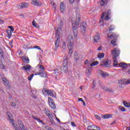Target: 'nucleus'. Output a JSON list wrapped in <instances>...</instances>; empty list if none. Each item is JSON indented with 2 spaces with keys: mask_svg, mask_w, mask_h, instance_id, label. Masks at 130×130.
Returning <instances> with one entry per match:
<instances>
[{
  "mask_svg": "<svg viewBox=\"0 0 130 130\" xmlns=\"http://www.w3.org/2000/svg\"><path fill=\"white\" fill-rule=\"evenodd\" d=\"M8 27L10 29L8 30H10V31H11V32H14V30H15V29L13 26H9Z\"/></svg>",
  "mask_w": 130,
  "mask_h": 130,
  "instance_id": "nucleus-38",
  "label": "nucleus"
},
{
  "mask_svg": "<svg viewBox=\"0 0 130 130\" xmlns=\"http://www.w3.org/2000/svg\"><path fill=\"white\" fill-rule=\"evenodd\" d=\"M93 40L94 42H98L100 40V35L99 33L97 32L95 36L94 37Z\"/></svg>",
  "mask_w": 130,
  "mask_h": 130,
  "instance_id": "nucleus-17",
  "label": "nucleus"
},
{
  "mask_svg": "<svg viewBox=\"0 0 130 130\" xmlns=\"http://www.w3.org/2000/svg\"><path fill=\"white\" fill-rule=\"evenodd\" d=\"M119 88H123V86L130 84V79L127 81L121 80L119 81Z\"/></svg>",
  "mask_w": 130,
  "mask_h": 130,
  "instance_id": "nucleus-7",
  "label": "nucleus"
},
{
  "mask_svg": "<svg viewBox=\"0 0 130 130\" xmlns=\"http://www.w3.org/2000/svg\"><path fill=\"white\" fill-rule=\"evenodd\" d=\"M114 30V26L111 25L109 27V31H113Z\"/></svg>",
  "mask_w": 130,
  "mask_h": 130,
  "instance_id": "nucleus-42",
  "label": "nucleus"
},
{
  "mask_svg": "<svg viewBox=\"0 0 130 130\" xmlns=\"http://www.w3.org/2000/svg\"><path fill=\"white\" fill-rule=\"evenodd\" d=\"M18 124H19V126L20 129L25 127V125H24L23 122H22V121H21V120H18Z\"/></svg>",
  "mask_w": 130,
  "mask_h": 130,
  "instance_id": "nucleus-24",
  "label": "nucleus"
},
{
  "mask_svg": "<svg viewBox=\"0 0 130 130\" xmlns=\"http://www.w3.org/2000/svg\"><path fill=\"white\" fill-rule=\"evenodd\" d=\"M7 115L9 118L10 121H11V122H14V119H12V114H11V113H10L9 112H7Z\"/></svg>",
  "mask_w": 130,
  "mask_h": 130,
  "instance_id": "nucleus-20",
  "label": "nucleus"
},
{
  "mask_svg": "<svg viewBox=\"0 0 130 130\" xmlns=\"http://www.w3.org/2000/svg\"><path fill=\"white\" fill-rule=\"evenodd\" d=\"M71 125L72 126H77V124H76L74 122H71Z\"/></svg>",
  "mask_w": 130,
  "mask_h": 130,
  "instance_id": "nucleus-54",
  "label": "nucleus"
},
{
  "mask_svg": "<svg viewBox=\"0 0 130 130\" xmlns=\"http://www.w3.org/2000/svg\"><path fill=\"white\" fill-rule=\"evenodd\" d=\"M92 72V70L91 69H86V74L87 76H90L91 75V73Z\"/></svg>",
  "mask_w": 130,
  "mask_h": 130,
  "instance_id": "nucleus-31",
  "label": "nucleus"
},
{
  "mask_svg": "<svg viewBox=\"0 0 130 130\" xmlns=\"http://www.w3.org/2000/svg\"><path fill=\"white\" fill-rule=\"evenodd\" d=\"M2 80L3 83H4L5 86L8 88H10V82H9V81L5 78H2Z\"/></svg>",
  "mask_w": 130,
  "mask_h": 130,
  "instance_id": "nucleus-15",
  "label": "nucleus"
},
{
  "mask_svg": "<svg viewBox=\"0 0 130 130\" xmlns=\"http://www.w3.org/2000/svg\"><path fill=\"white\" fill-rule=\"evenodd\" d=\"M105 15H106V12H103L102 13V15L101 16L102 19H104V17H105Z\"/></svg>",
  "mask_w": 130,
  "mask_h": 130,
  "instance_id": "nucleus-46",
  "label": "nucleus"
},
{
  "mask_svg": "<svg viewBox=\"0 0 130 130\" xmlns=\"http://www.w3.org/2000/svg\"><path fill=\"white\" fill-rule=\"evenodd\" d=\"M40 68L41 69L40 71L39 72L36 73L35 74V76L39 75L41 77L45 78L47 75H46V73H45V71H44V67H43V66L40 65Z\"/></svg>",
  "mask_w": 130,
  "mask_h": 130,
  "instance_id": "nucleus-5",
  "label": "nucleus"
},
{
  "mask_svg": "<svg viewBox=\"0 0 130 130\" xmlns=\"http://www.w3.org/2000/svg\"><path fill=\"white\" fill-rule=\"evenodd\" d=\"M76 19L75 21H72L73 33L74 38L78 37V28H79V23L81 21V17L77 16Z\"/></svg>",
  "mask_w": 130,
  "mask_h": 130,
  "instance_id": "nucleus-2",
  "label": "nucleus"
},
{
  "mask_svg": "<svg viewBox=\"0 0 130 130\" xmlns=\"http://www.w3.org/2000/svg\"><path fill=\"white\" fill-rule=\"evenodd\" d=\"M108 3V0H102L100 3V5L102 7H103L104 5H106V3Z\"/></svg>",
  "mask_w": 130,
  "mask_h": 130,
  "instance_id": "nucleus-27",
  "label": "nucleus"
},
{
  "mask_svg": "<svg viewBox=\"0 0 130 130\" xmlns=\"http://www.w3.org/2000/svg\"><path fill=\"white\" fill-rule=\"evenodd\" d=\"M110 9L108 10L107 13V15H111V12Z\"/></svg>",
  "mask_w": 130,
  "mask_h": 130,
  "instance_id": "nucleus-53",
  "label": "nucleus"
},
{
  "mask_svg": "<svg viewBox=\"0 0 130 130\" xmlns=\"http://www.w3.org/2000/svg\"><path fill=\"white\" fill-rule=\"evenodd\" d=\"M63 25V22L60 21L59 24L58 26L55 27V33L56 34L55 37L56 38V40L55 41V48H58L59 46V42L58 40L60 39V31H61V29H62V26Z\"/></svg>",
  "mask_w": 130,
  "mask_h": 130,
  "instance_id": "nucleus-1",
  "label": "nucleus"
},
{
  "mask_svg": "<svg viewBox=\"0 0 130 130\" xmlns=\"http://www.w3.org/2000/svg\"><path fill=\"white\" fill-rule=\"evenodd\" d=\"M9 45L11 47H14V46H13V40L9 42Z\"/></svg>",
  "mask_w": 130,
  "mask_h": 130,
  "instance_id": "nucleus-48",
  "label": "nucleus"
},
{
  "mask_svg": "<svg viewBox=\"0 0 130 130\" xmlns=\"http://www.w3.org/2000/svg\"><path fill=\"white\" fill-rule=\"evenodd\" d=\"M21 130H28L26 127H23V128H21Z\"/></svg>",
  "mask_w": 130,
  "mask_h": 130,
  "instance_id": "nucleus-63",
  "label": "nucleus"
},
{
  "mask_svg": "<svg viewBox=\"0 0 130 130\" xmlns=\"http://www.w3.org/2000/svg\"><path fill=\"white\" fill-rule=\"evenodd\" d=\"M5 68H6V66L4 65V64L0 63V69H1V70H5Z\"/></svg>",
  "mask_w": 130,
  "mask_h": 130,
  "instance_id": "nucleus-40",
  "label": "nucleus"
},
{
  "mask_svg": "<svg viewBox=\"0 0 130 130\" xmlns=\"http://www.w3.org/2000/svg\"><path fill=\"white\" fill-rule=\"evenodd\" d=\"M106 92H109V93H113L114 91L112 90V88L107 87L106 89Z\"/></svg>",
  "mask_w": 130,
  "mask_h": 130,
  "instance_id": "nucleus-32",
  "label": "nucleus"
},
{
  "mask_svg": "<svg viewBox=\"0 0 130 130\" xmlns=\"http://www.w3.org/2000/svg\"><path fill=\"white\" fill-rule=\"evenodd\" d=\"M48 102L51 108H53V109H56V106H55V104H54V101H53V100H52L51 98L50 97L48 98Z\"/></svg>",
  "mask_w": 130,
  "mask_h": 130,
  "instance_id": "nucleus-10",
  "label": "nucleus"
},
{
  "mask_svg": "<svg viewBox=\"0 0 130 130\" xmlns=\"http://www.w3.org/2000/svg\"><path fill=\"white\" fill-rule=\"evenodd\" d=\"M0 54H4V51H3L2 48H0Z\"/></svg>",
  "mask_w": 130,
  "mask_h": 130,
  "instance_id": "nucleus-58",
  "label": "nucleus"
},
{
  "mask_svg": "<svg viewBox=\"0 0 130 130\" xmlns=\"http://www.w3.org/2000/svg\"><path fill=\"white\" fill-rule=\"evenodd\" d=\"M19 16L20 17H22V18H24V14H23V13L20 14Z\"/></svg>",
  "mask_w": 130,
  "mask_h": 130,
  "instance_id": "nucleus-62",
  "label": "nucleus"
},
{
  "mask_svg": "<svg viewBox=\"0 0 130 130\" xmlns=\"http://www.w3.org/2000/svg\"><path fill=\"white\" fill-rule=\"evenodd\" d=\"M68 48L69 49V54H72L73 53V47H68Z\"/></svg>",
  "mask_w": 130,
  "mask_h": 130,
  "instance_id": "nucleus-36",
  "label": "nucleus"
},
{
  "mask_svg": "<svg viewBox=\"0 0 130 130\" xmlns=\"http://www.w3.org/2000/svg\"><path fill=\"white\" fill-rule=\"evenodd\" d=\"M109 16H110V15L107 14L106 16L105 17V20L106 21H107V20H109V19H110V17H109Z\"/></svg>",
  "mask_w": 130,
  "mask_h": 130,
  "instance_id": "nucleus-41",
  "label": "nucleus"
},
{
  "mask_svg": "<svg viewBox=\"0 0 130 130\" xmlns=\"http://www.w3.org/2000/svg\"><path fill=\"white\" fill-rule=\"evenodd\" d=\"M74 2H75V0H69V3L70 4H74Z\"/></svg>",
  "mask_w": 130,
  "mask_h": 130,
  "instance_id": "nucleus-59",
  "label": "nucleus"
},
{
  "mask_svg": "<svg viewBox=\"0 0 130 130\" xmlns=\"http://www.w3.org/2000/svg\"><path fill=\"white\" fill-rule=\"evenodd\" d=\"M94 116L97 119H99V120H101V118L98 115H95Z\"/></svg>",
  "mask_w": 130,
  "mask_h": 130,
  "instance_id": "nucleus-47",
  "label": "nucleus"
},
{
  "mask_svg": "<svg viewBox=\"0 0 130 130\" xmlns=\"http://www.w3.org/2000/svg\"><path fill=\"white\" fill-rule=\"evenodd\" d=\"M12 125H13L14 128H15V127H17V126H18V125L15 124V123H12Z\"/></svg>",
  "mask_w": 130,
  "mask_h": 130,
  "instance_id": "nucleus-56",
  "label": "nucleus"
},
{
  "mask_svg": "<svg viewBox=\"0 0 130 130\" xmlns=\"http://www.w3.org/2000/svg\"><path fill=\"white\" fill-rule=\"evenodd\" d=\"M22 59L23 61H24V62H25V63H29L30 62V60L29 59L28 56H23L22 57Z\"/></svg>",
  "mask_w": 130,
  "mask_h": 130,
  "instance_id": "nucleus-18",
  "label": "nucleus"
},
{
  "mask_svg": "<svg viewBox=\"0 0 130 130\" xmlns=\"http://www.w3.org/2000/svg\"><path fill=\"white\" fill-rule=\"evenodd\" d=\"M120 51L117 48H115L112 51V58L113 59V66L114 67H118V63L117 62V59L116 57L119 56Z\"/></svg>",
  "mask_w": 130,
  "mask_h": 130,
  "instance_id": "nucleus-3",
  "label": "nucleus"
},
{
  "mask_svg": "<svg viewBox=\"0 0 130 130\" xmlns=\"http://www.w3.org/2000/svg\"><path fill=\"white\" fill-rule=\"evenodd\" d=\"M63 67H68V57H64L63 60Z\"/></svg>",
  "mask_w": 130,
  "mask_h": 130,
  "instance_id": "nucleus-23",
  "label": "nucleus"
},
{
  "mask_svg": "<svg viewBox=\"0 0 130 130\" xmlns=\"http://www.w3.org/2000/svg\"><path fill=\"white\" fill-rule=\"evenodd\" d=\"M101 117L105 119H107L108 118H111V117H112V115L111 114L101 115Z\"/></svg>",
  "mask_w": 130,
  "mask_h": 130,
  "instance_id": "nucleus-19",
  "label": "nucleus"
},
{
  "mask_svg": "<svg viewBox=\"0 0 130 130\" xmlns=\"http://www.w3.org/2000/svg\"><path fill=\"white\" fill-rule=\"evenodd\" d=\"M123 104L125 106V107H130V103H127L126 101H123Z\"/></svg>",
  "mask_w": 130,
  "mask_h": 130,
  "instance_id": "nucleus-28",
  "label": "nucleus"
},
{
  "mask_svg": "<svg viewBox=\"0 0 130 130\" xmlns=\"http://www.w3.org/2000/svg\"><path fill=\"white\" fill-rule=\"evenodd\" d=\"M93 127H95V128H96V129L95 130H100V127H99V126H97L96 125H92Z\"/></svg>",
  "mask_w": 130,
  "mask_h": 130,
  "instance_id": "nucleus-51",
  "label": "nucleus"
},
{
  "mask_svg": "<svg viewBox=\"0 0 130 130\" xmlns=\"http://www.w3.org/2000/svg\"><path fill=\"white\" fill-rule=\"evenodd\" d=\"M68 47H73L74 45V37H73V35H70L68 36Z\"/></svg>",
  "mask_w": 130,
  "mask_h": 130,
  "instance_id": "nucleus-8",
  "label": "nucleus"
},
{
  "mask_svg": "<svg viewBox=\"0 0 130 130\" xmlns=\"http://www.w3.org/2000/svg\"><path fill=\"white\" fill-rule=\"evenodd\" d=\"M32 118H34V119H35L36 120H37V121H38V122H41V123L43 124V122H42V121L41 120H40V119H39L34 116H32Z\"/></svg>",
  "mask_w": 130,
  "mask_h": 130,
  "instance_id": "nucleus-35",
  "label": "nucleus"
},
{
  "mask_svg": "<svg viewBox=\"0 0 130 130\" xmlns=\"http://www.w3.org/2000/svg\"><path fill=\"white\" fill-rule=\"evenodd\" d=\"M101 88H102V89H103V90L106 91V89H107V87H105L104 85H103V86H101Z\"/></svg>",
  "mask_w": 130,
  "mask_h": 130,
  "instance_id": "nucleus-50",
  "label": "nucleus"
},
{
  "mask_svg": "<svg viewBox=\"0 0 130 130\" xmlns=\"http://www.w3.org/2000/svg\"><path fill=\"white\" fill-rule=\"evenodd\" d=\"M62 48L64 49H66L67 48V46L66 45V43H63V44H62Z\"/></svg>",
  "mask_w": 130,
  "mask_h": 130,
  "instance_id": "nucleus-49",
  "label": "nucleus"
},
{
  "mask_svg": "<svg viewBox=\"0 0 130 130\" xmlns=\"http://www.w3.org/2000/svg\"><path fill=\"white\" fill-rule=\"evenodd\" d=\"M99 84L100 87H101V86H103V84H102V83L100 81H99Z\"/></svg>",
  "mask_w": 130,
  "mask_h": 130,
  "instance_id": "nucleus-57",
  "label": "nucleus"
},
{
  "mask_svg": "<svg viewBox=\"0 0 130 130\" xmlns=\"http://www.w3.org/2000/svg\"><path fill=\"white\" fill-rule=\"evenodd\" d=\"M74 55V58L75 60H79L80 58L79 57V55H78V53L77 52H75Z\"/></svg>",
  "mask_w": 130,
  "mask_h": 130,
  "instance_id": "nucleus-25",
  "label": "nucleus"
},
{
  "mask_svg": "<svg viewBox=\"0 0 130 130\" xmlns=\"http://www.w3.org/2000/svg\"><path fill=\"white\" fill-rule=\"evenodd\" d=\"M54 72L55 77H57V76H58V73H59V71L58 70V69H54Z\"/></svg>",
  "mask_w": 130,
  "mask_h": 130,
  "instance_id": "nucleus-34",
  "label": "nucleus"
},
{
  "mask_svg": "<svg viewBox=\"0 0 130 130\" xmlns=\"http://www.w3.org/2000/svg\"><path fill=\"white\" fill-rule=\"evenodd\" d=\"M12 33H13V31H11V30L8 29L7 30V36L8 37V38H10L12 36Z\"/></svg>",
  "mask_w": 130,
  "mask_h": 130,
  "instance_id": "nucleus-26",
  "label": "nucleus"
},
{
  "mask_svg": "<svg viewBox=\"0 0 130 130\" xmlns=\"http://www.w3.org/2000/svg\"><path fill=\"white\" fill-rule=\"evenodd\" d=\"M32 24V26H34V27H36V28H39L38 24H37V23H36V22H35V20H33Z\"/></svg>",
  "mask_w": 130,
  "mask_h": 130,
  "instance_id": "nucleus-33",
  "label": "nucleus"
},
{
  "mask_svg": "<svg viewBox=\"0 0 130 130\" xmlns=\"http://www.w3.org/2000/svg\"><path fill=\"white\" fill-rule=\"evenodd\" d=\"M62 73H64V74H67L68 72H69V70L68 69V66H63L62 69L61 70Z\"/></svg>",
  "mask_w": 130,
  "mask_h": 130,
  "instance_id": "nucleus-21",
  "label": "nucleus"
},
{
  "mask_svg": "<svg viewBox=\"0 0 130 130\" xmlns=\"http://www.w3.org/2000/svg\"><path fill=\"white\" fill-rule=\"evenodd\" d=\"M32 4L34 6H36L37 7H40L42 4L41 2H38V0H32Z\"/></svg>",
  "mask_w": 130,
  "mask_h": 130,
  "instance_id": "nucleus-16",
  "label": "nucleus"
},
{
  "mask_svg": "<svg viewBox=\"0 0 130 130\" xmlns=\"http://www.w3.org/2000/svg\"><path fill=\"white\" fill-rule=\"evenodd\" d=\"M48 115L47 116H48L50 121L51 123V124L52 125H55V122H54V120H53V115H52V114L51 113H50V114H48Z\"/></svg>",
  "mask_w": 130,
  "mask_h": 130,
  "instance_id": "nucleus-14",
  "label": "nucleus"
},
{
  "mask_svg": "<svg viewBox=\"0 0 130 130\" xmlns=\"http://www.w3.org/2000/svg\"><path fill=\"white\" fill-rule=\"evenodd\" d=\"M18 9H25L26 8H28L29 7V3H20L18 6Z\"/></svg>",
  "mask_w": 130,
  "mask_h": 130,
  "instance_id": "nucleus-12",
  "label": "nucleus"
},
{
  "mask_svg": "<svg viewBox=\"0 0 130 130\" xmlns=\"http://www.w3.org/2000/svg\"><path fill=\"white\" fill-rule=\"evenodd\" d=\"M101 76L103 77L104 78H105V77H107L108 76V74L104 73V72H102Z\"/></svg>",
  "mask_w": 130,
  "mask_h": 130,
  "instance_id": "nucleus-39",
  "label": "nucleus"
},
{
  "mask_svg": "<svg viewBox=\"0 0 130 130\" xmlns=\"http://www.w3.org/2000/svg\"><path fill=\"white\" fill-rule=\"evenodd\" d=\"M56 120H57L58 122H60V120H59L57 117L56 118Z\"/></svg>",
  "mask_w": 130,
  "mask_h": 130,
  "instance_id": "nucleus-64",
  "label": "nucleus"
},
{
  "mask_svg": "<svg viewBox=\"0 0 130 130\" xmlns=\"http://www.w3.org/2000/svg\"><path fill=\"white\" fill-rule=\"evenodd\" d=\"M42 92L44 95H48V96H51V97H54V91L52 90L47 89L44 88L43 89Z\"/></svg>",
  "mask_w": 130,
  "mask_h": 130,
  "instance_id": "nucleus-6",
  "label": "nucleus"
},
{
  "mask_svg": "<svg viewBox=\"0 0 130 130\" xmlns=\"http://www.w3.org/2000/svg\"><path fill=\"white\" fill-rule=\"evenodd\" d=\"M34 48H37L38 49H39V50H41L42 52H43V50L41 49V48H40V46H36L34 47Z\"/></svg>",
  "mask_w": 130,
  "mask_h": 130,
  "instance_id": "nucleus-43",
  "label": "nucleus"
},
{
  "mask_svg": "<svg viewBox=\"0 0 130 130\" xmlns=\"http://www.w3.org/2000/svg\"><path fill=\"white\" fill-rule=\"evenodd\" d=\"M50 113V112L49 111V110H47V111H46L45 114H46L47 116H48V114H49Z\"/></svg>",
  "mask_w": 130,
  "mask_h": 130,
  "instance_id": "nucleus-52",
  "label": "nucleus"
},
{
  "mask_svg": "<svg viewBox=\"0 0 130 130\" xmlns=\"http://www.w3.org/2000/svg\"><path fill=\"white\" fill-rule=\"evenodd\" d=\"M78 101H81L82 102H84V100H83V99H82V98H79Z\"/></svg>",
  "mask_w": 130,
  "mask_h": 130,
  "instance_id": "nucleus-61",
  "label": "nucleus"
},
{
  "mask_svg": "<svg viewBox=\"0 0 130 130\" xmlns=\"http://www.w3.org/2000/svg\"><path fill=\"white\" fill-rule=\"evenodd\" d=\"M14 129L15 130H21V129H20V128H19V127L18 126L17 127H15Z\"/></svg>",
  "mask_w": 130,
  "mask_h": 130,
  "instance_id": "nucleus-60",
  "label": "nucleus"
},
{
  "mask_svg": "<svg viewBox=\"0 0 130 130\" xmlns=\"http://www.w3.org/2000/svg\"><path fill=\"white\" fill-rule=\"evenodd\" d=\"M21 70L27 73L32 70V67H31V65L27 64L26 65L21 67Z\"/></svg>",
  "mask_w": 130,
  "mask_h": 130,
  "instance_id": "nucleus-9",
  "label": "nucleus"
},
{
  "mask_svg": "<svg viewBox=\"0 0 130 130\" xmlns=\"http://www.w3.org/2000/svg\"><path fill=\"white\" fill-rule=\"evenodd\" d=\"M99 63V62L98 61H94L92 62L91 64H90V67H95V66H97Z\"/></svg>",
  "mask_w": 130,
  "mask_h": 130,
  "instance_id": "nucleus-30",
  "label": "nucleus"
},
{
  "mask_svg": "<svg viewBox=\"0 0 130 130\" xmlns=\"http://www.w3.org/2000/svg\"><path fill=\"white\" fill-rule=\"evenodd\" d=\"M60 9L61 13H64V10H65L64 4L62 3V2L60 4Z\"/></svg>",
  "mask_w": 130,
  "mask_h": 130,
  "instance_id": "nucleus-22",
  "label": "nucleus"
},
{
  "mask_svg": "<svg viewBox=\"0 0 130 130\" xmlns=\"http://www.w3.org/2000/svg\"><path fill=\"white\" fill-rule=\"evenodd\" d=\"M93 127H93L92 125L88 126L87 127V129H88V130H95V129H91V128H93Z\"/></svg>",
  "mask_w": 130,
  "mask_h": 130,
  "instance_id": "nucleus-44",
  "label": "nucleus"
},
{
  "mask_svg": "<svg viewBox=\"0 0 130 130\" xmlns=\"http://www.w3.org/2000/svg\"><path fill=\"white\" fill-rule=\"evenodd\" d=\"M104 53H99L98 54V57L99 58H103V57H104Z\"/></svg>",
  "mask_w": 130,
  "mask_h": 130,
  "instance_id": "nucleus-29",
  "label": "nucleus"
},
{
  "mask_svg": "<svg viewBox=\"0 0 130 130\" xmlns=\"http://www.w3.org/2000/svg\"><path fill=\"white\" fill-rule=\"evenodd\" d=\"M108 37H109L110 39H112V40L111 41V44H113L114 46H115L116 45V44L115 43H116V41H117V36L114 34H112V35L108 34Z\"/></svg>",
  "mask_w": 130,
  "mask_h": 130,
  "instance_id": "nucleus-4",
  "label": "nucleus"
},
{
  "mask_svg": "<svg viewBox=\"0 0 130 130\" xmlns=\"http://www.w3.org/2000/svg\"><path fill=\"white\" fill-rule=\"evenodd\" d=\"M120 110L121 111H125V108H124V107H122L121 108Z\"/></svg>",
  "mask_w": 130,
  "mask_h": 130,
  "instance_id": "nucleus-55",
  "label": "nucleus"
},
{
  "mask_svg": "<svg viewBox=\"0 0 130 130\" xmlns=\"http://www.w3.org/2000/svg\"><path fill=\"white\" fill-rule=\"evenodd\" d=\"M101 67H106V68H110V66H111V61L107 60L105 61L104 63L101 64Z\"/></svg>",
  "mask_w": 130,
  "mask_h": 130,
  "instance_id": "nucleus-13",
  "label": "nucleus"
},
{
  "mask_svg": "<svg viewBox=\"0 0 130 130\" xmlns=\"http://www.w3.org/2000/svg\"><path fill=\"white\" fill-rule=\"evenodd\" d=\"M34 77V74H32L27 78V79L28 80V81H31V80H32Z\"/></svg>",
  "mask_w": 130,
  "mask_h": 130,
  "instance_id": "nucleus-37",
  "label": "nucleus"
},
{
  "mask_svg": "<svg viewBox=\"0 0 130 130\" xmlns=\"http://www.w3.org/2000/svg\"><path fill=\"white\" fill-rule=\"evenodd\" d=\"M11 106H12V107H16V106H17V104H16L15 103H14V102H12Z\"/></svg>",
  "mask_w": 130,
  "mask_h": 130,
  "instance_id": "nucleus-45",
  "label": "nucleus"
},
{
  "mask_svg": "<svg viewBox=\"0 0 130 130\" xmlns=\"http://www.w3.org/2000/svg\"><path fill=\"white\" fill-rule=\"evenodd\" d=\"M80 28L81 29V32L82 33H85L86 30L87 29V23L85 22H82L80 24Z\"/></svg>",
  "mask_w": 130,
  "mask_h": 130,
  "instance_id": "nucleus-11",
  "label": "nucleus"
}]
</instances>
